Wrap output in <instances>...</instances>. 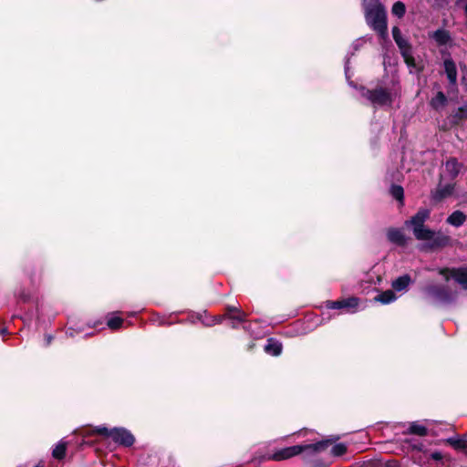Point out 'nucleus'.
I'll return each instance as SVG.
<instances>
[{"label": "nucleus", "instance_id": "7c9ffc66", "mask_svg": "<svg viewBox=\"0 0 467 467\" xmlns=\"http://www.w3.org/2000/svg\"><path fill=\"white\" fill-rule=\"evenodd\" d=\"M239 312H243L240 308L234 306H226V313L225 314H239Z\"/></svg>", "mask_w": 467, "mask_h": 467}, {"label": "nucleus", "instance_id": "c756f323", "mask_svg": "<svg viewBox=\"0 0 467 467\" xmlns=\"http://www.w3.org/2000/svg\"><path fill=\"white\" fill-rule=\"evenodd\" d=\"M463 119H466L464 114L462 113V111H460V108L458 109V110L451 116V121L453 123H458L460 120Z\"/></svg>", "mask_w": 467, "mask_h": 467}, {"label": "nucleus", "instance_id": "c9c22d12", "mask_svg": "<svg viewBox=\"0 0 467 467\" xmlns=\"http://www.w3.org/2000/svg\"><path fill=\"white\" fill-rule=\"evenodd\" d=\"M410 59H407V58H404L406 64L409 66V67H413L415 65V62H414V57H412L411 55V51L410 52V57H409Z\"/></svg>", "mask_w": 467, "mask_h": 467}, {"label": "nucleus", "instance_id": "a18cd8bd", "mask_svg": "<svg viewBox=\"0 0 467 467\" xmlns=\"http://www.w3.org/2000/svg\"><path fill=\"white\" fill-rule=\"evenodd\" d=\"M35 467H40L39 465H36Z\"/></svg>", "mask_w": 467, "mask_h": 467}, {"label": "nucleus", "instance_id": "a211bd4d", "mask_svg": "<svg viewBox=\"0 0 467 467\" xmlns=\"http://www.w3.org/2000/svg\"><path fill=\"white\" fill-rule=\"evenodd\" d=\"M398 46V47L400 50V53L403 57V58L410 59V52L411 50V47L409 43V41L404 38L402 36L400 37H398L396 40H394Z\"/></svg>", "mask_w": 467, "mask_h": 467}, {"label": "nucleus", "instance_id": "aec40b11", "mask_svg": "<svg viewBox=\"0 0 467 467\" xmlns=\"http://www.w3.org/2000/svg\"><path fill=\"white\" fill-rule=\"evenodd\" d=\"M447 442L454 449L462 451L467 455V441L461 438L451 437L447 440Z\"/></svg>", "mask_w": 467, "mask_h": 467}, {"label": "nucleus", "instance_id": "6ab92c4d", "mask_svg": "<svg viewBox=\"0 0 467 467\" xmlns=\"http://www.w3.org/2000/svg\"><path fill=\"white\" fill-rule=\"evenodd\" d=\"M227 319L230 321V327L232 328H237L240 324L245 322L246 314L244 312H239V314H226Z\"/></svg>", "mask_w": 467, "mask_h": 467}, {"label": "nucleus", "instance_id": "39448f33", "mask_svg": "<svg viewBox=\"0 0 467 467\" xmlns=\"http://www.w3.org/2000/svg\"><path fill=\"white\" fill-rule=\"evenodd\" d=\"M423 292L428 298L436 303L451 304L457 298V292L445 285L430 284L424 287Z\"/></svg>", "mask_w": 467, "mask_h": 467}, {"label": "nucleus", "instance_id": "f3484780", "mask_svg": "<svg viewBox=\"0 0 467 467\" xmlns=\"http://www.w3.org/2000/svg\"><path fill=\"white\" fill-rule=\"evenodd\" d=\"M374 299L383 305H388L396 301L397 296L395 295L394 290H386L375 296Z\"/></svg>", "mask_w": 467, "mask_h": 467}, {"label": "nucleus", "instance_id": "37998d69", "mask_svg": "<svg viewBox=\"0 0 467 467\" xmlns=\"http://www.w3.org/2000/svg\"><path fill=\"white\" fill-rule=\"evenodd\" d=\"M465 26H466V27H467V17H466V22H465Z\"/></svg>", "mask_w": 467, "mask_h": 467}, {"label": "nucleus", "instance_id": "f257e3e1", "mask_svg": "<svg viewBox=\"0 0 467 467\" xmlns=\"http://www.w3.org/2000/svg\"><path fill=\"white\" fill-rule=\"evenodd\" d=\"M431 211L426 208L420 209L415 215L405 222L407 227L412 229L417 240L428 241L431 248L444 247L449 244L450 237L441 231L435 232L425 227L424 223L429 219Z\"/></svg>", "mask_w": 467, "mask_h": 467}, {"label": "nucleus", "instance_id": "dca6fc26", "mask_svg": "<svg viewBox=\"0 0 467 467\" xmlns=\"http://www.w3.org/2000/svg\"><path fill=\"white\" fill-rule=\"evenodd\" d=\"M465 221H466V216L461 211L453 212L451 215H449V217L446 220L447 223H449L452 226H455V227L462 226Z\"/></svg>", "mask_w": 467, "mask_h": 467}, {"label": "nucleus", "instance_id": "a19ab883", "mask_svg": "<svg viewBox=\"0 0 467 467\" xmlns=\"http://www.w3.org/2000/svg\"><path fill=\"white\" fill-rule=\"evenodd\" d=\"M199 319L202 320V322H212V317L207 319H202V315H199Z\"/></svg>", "mask_w": 467, "mask_h": 467}, {"label": "nucleus", "instance_id": "473e14b6", "mask_svg": "<svg viewBox=\"0 0 467 467\" xmlns=\"http://www.w3.org/2000/svg\"><path fill=\"white\" fill-rule=\"evenodd\" d=\"M402 35H401V32H400V29L398 27V26H394L392 28V36H393V39L396 40L398 37H400Z\"/></svg>", "mask_w": 467, "mask_h": 467}, {"label": "nucleus", "instance_id": "b1692460", "mask_svg": "<svg viewBox=\"0 0 467 467\" xmlns=\"http://www.w3.org/2000/svg\"><path fill=\"white\" fill-rule=\"evenodd\" d=\"M390 193L394 199L402 203L404 197L403 188L400 185H392L390 188Z\"/></svg>", "mask_w": 467, "mask_h": 467}, {"label": "nucleus", "instance_id": "c85d7f7f", "mask_svg": "<svg viewBox=\"0 0 467 467\" xmlns=\"http://www.w3.org/2000/svg\"><path fill=\"white\" fill-rule=\"evenodd\" d=\"M326 305L328 309H341L343 308V300L327 301Z\"/></svg>", "mask_w": 467, "mask_h": 467}, {"label": "nucleus", "instance_id": "2eb2a0df", "mask_svg": "<svg viewBox=\"0 0 467 467\" xmlns=\"http://www.w3.org/2000/svg\"><path fill=\"white\" fill-rule=\"evenodd\" d=\"M265 351L272 356H279L282 352V344L275 338H268L265 346Z\"/></svg>", "mask_w": 467, "mask_h": 467}, {"label": "nucleus", "instance_id": "393cba45", "mask_svg": "<svg viewBox=\"0 0 467 467\" xmlns=\"http://www.w3.org/2000/svg\"><path fill=\"white\" fill-rule=\"evenodd\" d=\"M409 430L411 433L420 436H424L427 434V429L424 426L417 423H411Z\"/></svg>", "mask_w": 467, "mask_h": 467}, {"label": "nucleus", "instance_id": "cd10ccee", "mask_svg": "<svg viewBox=\"0 0 467 467\" xmlns=\"http://www.w3.org/2000/svg\"><path fill=\"white\" fill-rule=\"evenodd\" d=\"M224 319H227L226 314L223 316L212 317V322H203V325L206 327H212L215 324H221Z\"/></svg>", "mask_w": 467, "mask_h": 467}, {"label": "nucleus", "instance_id": "1a4fd4ad", "mask_svg": "<svg viewBox=\"0 0 467 467\" xmlns=\"http://www.w3.org/2000/svg\"><path fill=\"white\" fill-rule=\"evenodd\" d=\"M429 37L432 39L438 47L451 46L452 37L449 30L439 28L429 33Z\"/></svg>", "mask_w": 467, "mask_h": 467}, {"label": "nucleus", "instance_id": "c03bdc74", "mask_svg": "<svg viewBox=\"0 0 467 467\" xmlns=\"http://www.w3.org/2000/svg\"><path fill=\"white\" fill-rule=\"evenodd\" d=\"M35 467H40L39 465H36Z\"/></svg>", "mask_w": 467, "mask_h": 467}, {"label": "nucleus", "instance_id": "4c0bfd02", "mask_svg": "<svg viewBox=\"0 0 467 467\" xmlns=\"http://www.w3.org/2000/svg\"><path fill=\"white\" fill-rule=\"evenodd\" d=\"M45 340H46V345L49 346L53 340V337L51 335H46Z\"/></svg>", "mask_w": 467, "mask_h": 467}, {"label": "nucleus", "instance_id": "72a5a7b5", "mask_svg": "<svg viewBox=\"0 0 467 467\" xmlns=\"http://www.w3.org/2000/svg\"><path fill=\"white\" fill-rule=\"evenodd\" d=\"M457 3L463 8L464 15L467 17V0H457Z\"/></svg>", "mask_w": 467, "mask_h": 467}, {"label": "nucleus", "instance_id": "0eeeda50", "mask_svg": "<svg viewBox=\"0 0 467 467\" xmlns=\"http://www.w3.org/2000/svg\"><path fill=\"white\" fill-rule=\"evenodd\" d=\"M439 274L444 277L446 281L451 278L454 279L462 288L467 289V268H441Z\"/></svg>", "mask_w": 467, "mask_h": 467}, {"label": "nucleus", "instance_id": "423d86ee", "mask_svg": "<svg viewBox=\"0 0 467 467\" xmlns=\"http://www.w3.org/2000/svg\"><path fill=\"white\" fill-rule=\"evenodd\" d=\"M96 431L101 435L110 437L114 442L125 447H130L135 441V438L131 432L124 428H113L109 430L107 427L99 426L96 429Z\"/></svg>", "mask_w": 467, "mask_h": 467}, {"label": "nucleus", "instance_id": "bb28decb", "mask_svg": "<svg viewBox=\"0 0 467 467\" xmlns=\"http://www.w3.org/2000/svg\"><path fill=\"white\" fill-rule=\"evenodd\" d=\"M347 451V447L343 443L335 444L331 449V453L334 456H341Z\"/></svg>", "mask_w": 467, "mask_h": 467}, {"label": "nucleus", "instance_id": "58836bf2", "mask_svg": "<svg viewBox=\"0 0 467 467\" xmlns=\"http://www.w3.org/2000/svg\"><path fill=\"white\" fill-rule=\"evenodd\" d=\"M460 111H462V113L464 114L465 118L467 119V104L460 107Z\"/></svg>", "mask_w": 467, "mask_h": 467}, {"label": "nucleus", "instance_id": "7ed1b4c3", "mask_svg": "<svg viewBox=\"0 0 467 467\" xmlns=\"http://www.w3.org/2000/svg\"><path fill=\"white\" fill-rule=\"evenodd\" d=\"M333 441L334 440H323L316 443L306 445H294L290 447H285L274 452L269 457V459L274 461H283L299 455L304 451H308L310 453H317L325 451L330 444L333 443Z\"/></svg>", "mask_w": 467, "mask_h": 467}, {"label": "nucleus", "instance_id": "9d476101", "mask_svg": "<svg viewBox=\"0 0 467 467\" xmlns=\"http://www.w3.org/2000/svg\"><path fill=\"white\" fill-rule=\"evenodd\" d=\"M462 164L456 158H450L444 163V172L451 180H454L460 173Z\"/></svg>", "mask_w": 467, "mask_h": 467}, {"label": "nucleus", "instance_id": "9b49d317", "mask_svg": "<svg viewBox=\"0 0 467 467\" xmlns=\"http://www.w3.org/2000/svg\"><path fill=\"white\" fill-rule=\"evenodd\" d=\"M455 189V183L442 184L439 183L432 196L436 201H441L453 194Z\"/></svg>", "mask_w": 467, "mask_h": 467}, {"label": "nucleus", "instance_id": "a878e982", "mask_svg": "<svg viewBox=\"0 0 467 467\" xmlns=\"http://www.w3.org/2000/svg\"><path fill=\"white\" fill-rule=\"evenodd\" d=\"M123 324V318L120 317H112L109 318L107 325L110 329H118Z\"/></svg>", "mask_w": 467, "mask_h": 467}, {"label": "nucleus", "instance_id": "ea45409f", "mask_svg": "<svg viewBox=\"0 0 467 467\" xmlns=\"http://www.w3.org/2000/svg\"><path fill=\"white\" fill-rule=\"evenodd\" d=\"M380 467H400L396 462H388Z\"/></svg>", "mask_w": 467, "mask_h": 467}, {"label": "nucleus", "instance_id": "4468645a", "mask_svg": "<svg viewBox=\"0 0 467 467\" xmlns=\"http://www.w3.org/2000/svg\"><path fill=\"white\" fill-rule=\"evenodd\" d=\"M448 99L445 94L442 91H438L436 95L431 99L430 105L433 109L440 111L445 108Z\"/></svg>", "mask_w": 467, "mask_h": 467}, {"label": "nucleus", "instance_id": "6e6552de", "mask_svg": "<svg viewBox=\"0 0 467 467\" xmlns=\"http://www.w3.org/2000/svg\"><path fill=\"white\" fill-rule=\"evenodd\" d=\"M443 67L446 77L449 81L448 92H457V67L453 59L451 57L450 54L443 60Z\"/></svg>", "mask_w": 467, "mask_h": 467}, {"label": "nucleus", "instance_id": "f03ea898", "mask_svg": "<svg viewBox=\"0 0 467 467\" xmlns=\"http://www.w3.org/2000/svg\"><path fill=\"white\" fill-rule=\"evenodd\" d=\"M368 25L385 38L388 36L387 13L379 0H363Z\"/></svg>", "mask_w": 467, "mask_h": 467}, {"label": "nucleus", "instance_id": "412c9836", "mask_svg": "<svg viewBox=\"0 0 467 467\" xmlns=\"http://www.w3.org/2000/svg\"><path fill=\"white\" fill-rule=\"evenodd\" d=\"M67 451V443L63 441H60L53 449L52 451V456L55 459L62 460L66 456Z\"/></svg>", "mask_w": 467, "mask_h": 467}, {"label": "nucleus", "instance_id": "79ce46f5", "mask_svg": "<svg viewBox=\"0 0 467 467\" xmlns=\"http://www.w3.org/2000/svg\"><path fill=\"white\" fill-rule=\"evenodd\" d=\"M358 40L356 43H354V45H353V47H354L355 50H357V49L358 48Z\"/></svg>", "mask_w": 467, "mask_h": 467}, {"label": "nucleus", "instance_id": "2f4dec72", "mask_svg": "<svg viewBox=\"0 0 467 467\" xmlns=\"http://www.w3.org/2000/svg\"><path fill=\"white\" fill-rule=\"evenodd\" d=\"M345 75L348 80L351 78V75L349 73V57H347L345 62Z\"/></svg>", "mask_w": 467, "mask_h": 467}, {"label": "nucleus", "instance_id": "f8f14e48", "mask_svg": "<svg viewBox=\"0 0 467 467\" xmlns=\"http://www.w3.org/2000/svg\"><path fill=\"white\" fill-rule=\"evenodd\" d=\"M388 240L399 246H404L407 244V237L401 229L389 228L387 231Z\"/></svg>", "mask_w": 467, "mask_h": 467}, {"label": "nucleus", "instance_id": "4be33fe9", "mask_svg": "<svg viewBox=\"0 0 467 467\" xmlns=\"http://www.w3.org/2000/svg\"><path fill=\"white\" fill-rule=\"evenodd\" d=\"M391 13L398 18H402L406 13V6L403 2L397 1L393 4Z\"/></svg>", "mask_w": 467, "mask_h": 467}, {"label": "nucleus", "instance_id": "f704fd0d", "mask_svg": "<svg viewBox=\"0 0 467 467\" xmlns=\"http://www.w3.org/2000/svg\"><path fill=\"white\" fill-rule=\"evenodd\" d=\"M431 459L434 461H441L442 459V454L440 451H434L431 454Z\"/></svg>", "mask_w": 467, "mask_h": 467}, {"label": "nucleus", "instance_id": "5701e85b", "mask_svg": "<svg viewBox=\"0 0 467 467\" xmlns=\"http://www.w3.org/2000/svg\"><path fill=\"white\" fill-rule=\"evenodd\" d=\"M359 299L357 297H348L343 299V308H347L349 312L354 313L358 306Z\"/></svg>", "mask_w": 467, "mask_h": 467}, {"label": "nucleus", "instance_id": "e433bc0d", "mask_svg": "<svg viewBox=\"0 0 467 467\" xmlns=\"http://www.w3.org/2000/svg\"><path fill=\"white\" fill-rule=\"evenodd\" d=\"M17 296L23 300L24 302H26L29 300L30 296L29 295L26 294L24 291L20 292Z\"/></svg>", "mask_w": 467, "mask_h": 467}, {"label": "nucleus", "instance_id": "20e7f679", "mask_svg": "<svg viewBox=\"0 0 467 467\" xmlns=\"http://www.w3.org/2000/svg\"><path fill=\"white\" fill-rule=\"evenodd\" d=\"M362 96L374 107H390L398 95L394 88L377 87L374 89L361 88Z\"/></svg>", "mask_w": 467, "mask_h": 467}, {"label": "nucleus", "instance_id": "ddd939ff", "mask_svg": "<svg viewBox=\"0 0 467 467\" xmlns=\"http://www.w3.org/2000/svg\"><path fill=\"white\" fill-rule=\"evenodd\" d=\"M411 283L412 280L410 276L406 274L393 280L391 283V286L393 290L396 292H405L408 290Z\"/></svg>", "mask_w": 467, "mask_h": 467}]
</instances>
